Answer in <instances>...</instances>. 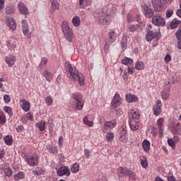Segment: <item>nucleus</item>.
<instances>
[{
	"mask_svg": "<svg viewBox=\"0 0 181 181\" xmlns=\"http://www.w3.org/2000/svg\"><path fill=\"white\" fill-rule=\"evenodd\" d=\"M127 21L128 23H132V22H134V18H132V15L128 14Z\"/></svg>",
	"mask_w": 181,
	"mask_h": 181,
	"instance_id": "54",
	"label": "nucleus"
},
{
	"mask_svg": "<svg viewBox=\"0 0 181 181\" xmlns=\"http://www.w3.org/2000/svg\"><path fill=\"white\" fill-rule=\"evenodd\" d=\"M179 23H180V21H177L176 18L173 19L170 23L171 29H176V28L179 26Z\"/></svg>",
	"mask_w": 181,
	"mask_h": 181,
	"instance_id": "38",
	"label": "nucleus"
},
{
	"mask_svg": "<svg viewBox=\"0 0 181 181\" xmlns=\"http://www.w3.org/2000/svg\"><path fill=\"white\" fill-rule=\"evenodd\" d=\"M43 76L46 78V80H47L49 82L53 80V74L47 70H45L43 72Z\"/></svg>",
	"mask_w": 181,
	"mask_h": 181,
	"instance_id": "29",
	"label": "nucleus"
},
{
	"mask_svg": "<svg viewBox=\"0 0 181 181\" xmlns=\"http://www.w3.org/2000/svg\"><path fill=\"white\" fill-rule=\"evenodd\" d=\"M106 139L107 141H112L114 139V133L108 132L106 135Z\"/></svg>",
	"mask_w": 181,
	"mask_h": 181,
	"instance_id": "50",
	"label": "nucleus"
},
{
	"mask_svg": "<svg viewBox=\"0 0 181 181\" xmlns=\"http://www.w3.org/2000/svg\"><path fill=\"white\" fill-rule=\"evenodd\" d=\"M162 112V101L158 100L153 107V114L158 117Z\"/></svg>",
	"mask_w": 181,
	"mask_h": 181,
	"instance_id": "6",
	"label": "nucleus"
},
{
	"mask_svg": "<svg viewBox=\"0 0 181 181\" xmlns=\"http://www.w3.org/2000/svg\"><path fill=\"white\" fill-rule=\"evenodd\" d=\"M80 170V166L78 165V163H74L71 167V171L72 173H77Z\"/></svg>",
	"mask_w": 181,
	"mask_h": 181,
	"instance_id": "36",
	"label": "nucleus"
},
{
	"mask_svg": "<svg viewBox=\"0 0 181 181\" xmlns=\"http://www.w3.org/2000/svg\"><path fill=\"white\" fill-rule=\"evenodd\" d=\"M152 4L156 12H162V11H165V6L162 4L160 0H152Z\"/></svg>",
	"mask_w": 181,
	"mask_h": 181,
	"instance_id": "8",
	"label": "nucleus"
},
{
	"mask_svg": "<svg viewBox=\"0 0 181 181\" xmlns=\"http://www.w3.org/2000/svg\"><path fill=\"white\" fill-rule=\"evenodd\" d=\"M49 152H51V153H57V148L52 147L50 148Z\"/></svg>",
	"mask_w": 181,
	"mask_h": 181,
	"instance_id": "62",
	"label": "nucleus"
},
{
	"mask_svg": "<svg viewBox=\"0 0 181 181\" xmlns=\"http://www.w3.org/2000/svg\"><path fill=\"white\" fill-rule=\"evenodd\" d=\"M129 119H133L134 121H138L141 118L139 110L138 109H133L129 112Z\"/></svg>",
	"mask_w": 181,
	"mask_h": 181,
	"instance_id": "10",
	"label": "nucleus"
},
{
	"mask_svg": "<svg viewBox=\"0 0 181 181\" xmlns=\"http://www.w3.org/2000/svg\"><path fill=\"white\" fill-rule=\"evenodd\" d=\"M125 172V169L122 168V167H119L117 169V175L119 177H124V174Z\"/></svg>",
	"mask_w": 181,
	"mask_h": 181,
	"instance_id": "46",
	"label": "nucleus"
},
{
	"mask_svg": "<svg viewBox=\"0 0 181 181\" xmlns=\"http://www.w3.org/2000/svg\"><path fill=\"white\" fill-rule=\"evenodd\" d=\"M138 26H139V25L138 24H129L128 25V30L129 32H131V33H134V32H136V30H138Z\"/></svg>",
	"mask_w": 181,
	"mask_h": 181,
	"instance_id": "33",
	"label": "nucleus"
},
{
	"mask_svg": "<svg viewBox=\"0 0 181 181\" xmlns=\"http://www.w3.org/2000/svg\"><path fill=\"white\" fill-rule=\"evenodd\" d=\"M4 110L5 112H6L7 114H9L12 111L11 107H8V106L4 107Z\"/></svg>",
	"mask_w": 181,
	"mask_h": 181,
	"instance_id": "58",
	"label": "nucleus"
},
{
	"mask_svg": "<svg viewBox=\"0 0 181 181\" xmlns=\"http://www.w3.org/2000/svg\"><path fill=\"white\" fill-rule=\"evenodd\" d=\"M4 100L5 103H9V101H11V97H9V95H4Z\"/></svg>",
	"mask_w": 181,
	"mask_h": 181,
	"instance_id": "57",
	"label": "nucleus"
},
{
	"mask_svg": "<svg viewBox=\"0 0 181 181\" xmlns=\"http://www.w3.org/2000/svg\"><path fill=\"white\" fill-rule=\"evenodd\" d=\"M118 37V34L115 33L113 30H110L108 33V37L110 43H114L115 40H117V37Z\"/></svg>",
	"mask_w": 181,
	"mask_h": 181,
	"instance_id": "17",
	"label": "nucleus"
},
{
	"mask_svg": "<svg viewBox=\"0 0 181 181\" xmlns=\"http://www.w3.org/2000/svg\"><path fill=\"white\" fill-rule=\"evenodd\" d=\"M142 9H143V11H144L146 18H151L152 16V15H153L152 9H151V8H148V6L144 5L142 6Z\"/></svg>",
	"mask_w": 181,
	"mask_h": 181,
	"instance_id": "19",
	"label": "nucleus"
},
{
	"mask_svg": "<svg viewBox=\"0 0 181 181\" xmlns=\"http://www.w3.org/2000/svg\"><path fill=\"white\" fill-rule=\"evenodd\" d=\"M168 181H177V180H176V179L173 177V175H171L168 177Z\"/></svg>",
	"mask_w": 181,
	"mask_h": 181,
	"instance_id": "64",
	"label": "nucleus"
},
{
	"mask_svg": "<svg viewBox=\"0 0 181 181\" xmlns=\"http://www.w3.org/2000/svg\"><path fill=\"white\" fill-rule=\"evenodd\" d=\"M84 154L86 155V159H88V158H90V151L88 149L84 150Z\"/></svg>",
	"mask_w": 181,
	"mask_h": 181,
	"instance_id": "59",
	"label": "nucleus"
},
{
	"mask_svg": "<svg viewBox=\"0 0 181 181\" xmlns=\"http://www.w3.org/2000/svg\"><path fill=\"white\" fill-rule=\"evenodd\" d=\"M21 25H22V29L25 28H29V25H28V21L26 20H22Z\"/></svg>",
	"mask_w": 181,
	"mask_h": 181,
	"instance_id": "53",
	"label": "nucleus"
},
{
	"mask_svg": "<svg viewBox=\"0 0 181 181\" xmlns=\"http://www.w3.org/2000/svg\"><path fill=\"white\" fill-rule=\"evenodd\" d=\"M4 139L6 145H12L13 139L11 136L7 135L4 138Z\"/></svg>",
	"mask_w": 181,
	"mask_h": 181,
	"instance_id": "40",
	"label": "nucleus"
},
{
	"mask_svg": "<svg viewBox=\"0 0 181 181\" xmlns=\"http://www.w3.org/2000/svg\"><path fill=\"white\" fill-rule=\"evenodd\" d=\"M122 64H125V66H131L134 61L131 58L125 57L123 60H122Z\"/></svg>",
	"mask_w": 181,
	"mask_h": 181,
	"instance_id": "34",
	"label": "nucleus"
},
{
	"mask_svg": "<svg viewBox=\"0 0 181 181\" xmlns=\"http://www.w3.org/2000/svg\"><path fill=\"white\" fill-rule=\"evenodd\" d=\"M62 33L64 34V37L69 42L71 43L73 40H74V33H73V30L70 28V25H69V22L63 21L62 23Z\"/></svg>",
	"mask_w": 181,
	"mask_h": 181,
	"instance_id": "3",
	"label": "nucleus"
},
{
	"mask_svg": "<svg viewBox=\"0 0 181 181\" xmlns=\"http://www.w3.org/2000/svg\"><path fill=\"white\" fill-rule=\"evenodd\" d=\"M27 119H30V121H33V115L30 113L27 114Z\"/></svg>",
	"mask_w": 181,
	"mask_h": 181,
	"instance_id": "63",
	"label": "nucleus"
},
{
	"mask_svg": "<svg viewBox=\"0 0 181 181\" xmlns=\"http://www.w3.org/2000/svg\"><path fill=\"white\" fill-rule=\"evenodd\" d=\"M72 98L76 100V101H81L83 100V95H81V93H75L72 95Z\"/></svg>",
	"mask_w": 181,
	"mask_h": 181,
	"instance_id": "39",
	"label": "nucleus"
},
{
	"mask_svg": "<svg viewBox=\"0 0 181 181\" xmlns=\"http://www.w3.org/2000/svg\"><path fill=\"white\" fill-rule=\"evenodd\" d=\"M138 122H139L138 120L129 119V124L132 131H136L139 129Z\"/></svg>",
	"mask_w": 181,
	"mask_h": 181,
	"instance_id": "18",
	"label": "nucleus"
},
{
	"mask_svg": "<svg viewBox=\"0 0 181 181\" xmlns=\"http://www.w3.org/2000/svg\"><path fill=\"white\" fill-rule=\"evenodd\" d=\"M23 29V33L25 36H28V35H29V32H30V29H29V27H26V28H22Z\"/></svg>",
	"mask_w": 181,
	"mask_h": 181,
	"instance_id": "52",
	"label": "nucleus"
},
{
	"mask_svg": "<svg viewBox=\"0 0 181 181\" xmlns=\"http://www.w3.org/2000/svg\"><path fill=\"white\" fill-rule=\"evenodd\" d=\"M93 17L98 25H110L111 23V18L107 15V12L103 9L98 10L93 13Z\"/></svg>",
	"mask_w": 181,
	"mask_h": 181,
	"instance_id": "2",
	"label": "nucleus"
},
{
	"mask_svg": "<svg viewBox=\"0 0 181 181\" xmlns=\"http://www.w3.org/2000/svg\"><path fill=\"white\" fill-rule=\"evenodd\" d=\"M18 10L22 15H29V10L28 7L25 6V4L20 2L18 4Z\"/></svg>",
	"mask_w": 181,
	"mask_h": 181,
	"instance_id": "16",
	"label": "nucleus"
},
{
	"mask_svg": "<svg viewBox=\"0 0 181 181\" xmlns=\"http://www.w3.org/2000/svg\"><path fill=\"white\" fill-rule=\"evenodd\" d=\"M46 63H47V59L46 58H42L41 59V62L38 66V69L40 70H43V67H45L46 66Z\"/></svg>",
	"mask_w": 181,
	"mask_h": 181,
	"instance_id": "42",
	"label": "nucleus"
},
{
	"mask_svg": "<svg viewBox=\"0 0 181 181\" xmlns=\"http://www.w3.org/2000/svg\"><path fill=\"white\" fill-rule=\"evenodd\" d=\"M84 107V100H78L76 101V108L78 110H83V107Z\"/></svg>",
	"mask_w": 181,
	"mask_h": 181,
	"instance_id": "37",
	"label": "nucleus"
},
{
	"mask_svg": "<svg viewBox=\"0 0 181 181\" xmlns=\"http://www.w3.org/2000/svg\"><path fill=\"white\" fill-rule=\"evenodd\" d=\"M175 37H177V48L180 50L181 49V30H177L175 33Z\"/></svg>",
	"mask_w": 181,
	"mask_h": 181,
	"instance_id": "24",
	"label": "nucleus"
},
{
	"mask_svg": "<svg viewBox=\"0 0 181 181\" xmlns=\"http://www.w3.org/2000/svg\"><path fill=\"white\" fill-rule=\"evenodd\" d=\"M128 74H127V72H124L123 75H122V78L124 80V81H128Z\"/></svg>",
	"mask_w": 181,
	"mask_h": 181,
	"instance_id": "60",
	"label": "nucleus"
},
{
	"mask_svg": "<svg viewBox=\"0 0 181 181\" xmlns=\"http://www.w3.org/2000/svg\"><path fill=\"white\" fill-rule=\"evenodd\" d=\"M170 60H172V57H170V55H169V54H167L165 57V63H169L170 62Z\"/></svg>",
	"mask_w": 181,
	"mask_h": 181,
	"instance_id": "55",
	"label": "nucleus"
},
{
	"mask_svg": "<svg viewBox=\"0 0 181 181\" xmlns=\"http://www.w3.org/2000/svg\"><path fill=\"white\" fill-rule=\"evenodd\" d=\"M25 177V173L23 172H18L14 175L15 180H21Z\"/></svg>",
	"mask_w": 181,
	"mask_h": 181,
	"instance_id": "41",
	"label": "nucleus"
},
{
	"mask_svg": "<svg viewBox=\"0 0 181 181\" xmlns=\"http://www.w3.org/2000/svg\"><path fill=\"white\" fill-rule=\"evenodd\" d=\"M5 62L6 64H8V67H13L15 63H16V57L10 54L6 57Z\"/></svg>",
	"mask_w": 181,
	"mask_h": 181,
	"instance_id": "13",
	"label": "nucleus"
},
{
	"mask_svg": "<svg viewBox=\"0 0 181 181\" xmlns=\"http://www.w3.org/2000/svg\"><path fill=\"white\" fill-rule=\"evenodd\" d=\"M168 144L169 146L172 148L173 151H174L175 148H176V143L175 142V140H173V139H170L168 140Z\"/></svg>",
	"mask_w": 181,
	"mask_h": 181,
	"instance_id": "43",
	"label": "nucleus"
},
{
	"mask_svg": "<svg viewBox=\"0 0 181 181\" xmlns=\"http://www.w3.org/2000/svg\"><path fill=\"white\" fill-rule=\"evenodd\" d=\"M140 163L144 169L148 168V159L145 156L140 157Z\"/></svg>",
	"mask_w": 181,
	"mask_h": 181,
	"instance_id": "30",
	"label": "nucleus"
},
{
	"mask_svg": "<svg viewBox=\"0 0 181 181\" xmlns=\"http://www.w3.org/2000/svg\"><path fill=\"white\" fill-rule=\"evenodd\" d=\"M51 2V13H54V11L59 8L57 0H50Z\"/></svg>",
	"mask_w": 181,
	"mask_h": 181,
	"instance_id": "28",
	"label": "nucleus"
},
{
	"mask_svg": "<svg viewBox=\"0 0 181 181\" xmlns=\"http://www.w3.org/2000/svg\"><path fill=\"white\" fill-rule=\"evenodd\" d=\"M166 18H170L173 15V9H168L165 13Z\"/></svg>",
	"mask_w": 181,
	"mask_h": 181,
	"instance_id": "51",
	"label": "nucleus"
},
{
	"mask_svg": "<svg viewBox=\"0 0 181 181\" xmlns=\"http://www.w3.org/2000/svg\"><path fill=\"white\" fill-rule=\"evenodd\" d=\"M126 101L127 103H136L138 101V97L132 94L126 95Z\"/></svg>",
	"mask_w": 181,
	"mask_h": 181,
	"instance_id": "22",
	"label": "nucleus"
},
{
	"mask_svg": "<svg viewBox=\"0 0 181 181\" xmlns=\"http://www.w3.org/2000/svg\"><path fill=\"white\" fill-rule=\"evenodd\" d=\"M135 69L136 70H144L145 69V65L144 64V62L139 61L135 64Z\"/></svg>",
	"mask_w": 181,
	"mask_h": 181,
	"instance_id": "35",
	"label": "nucleus"
},
{
	"mask_svg": "<svg viewBox=\"0 0 181 181\" xmlns=\"http://www.w3.org/2000/svg\"><path fill=\"white\" fill-rule=\"evenodd\" d=\"M4 172L7 177H11V175H13L12 169L8 166L4 168Z\"/></svg>",
	"mask_w": 181,
	"mask_h": 181,
	"instance_id": "32",
	"label": "nucleus"
},
{
	"mask_svg": "<svg viewBox=\"0 0 181 181\" xmlns=\"http://www.w3.org/2000/svg\"><path fill=\"white\" fill-rule=\"evenodd\" d=\"M70 168L66 166L60 167L57 171V176H70Z\"/></svg>",
	"mask_w": 181,
	"mask_h": 181,
	"instance_id": "9",
	"label": "nucleus"
},
{
	"mask_svg": "<svg viewBox=\"0 0 181 181\" xmlns=\"http://www.w3.org/2000/svg\"><path fill=\"white\" fill-rule=\"evenodd\" d=\"M35 127L38 128L41 132H43L45 129H46V122L45 121H40L37 123H36Z\"/></svg>",
	"mask_w": 181,
	"mask_h": 181,
	"instance_id": "27",
	"label": "nucleus"
},
{
	"mask_svg": "<svg viewBox=\"0 0 181 181\" xmlns=\"http://www.w3.org/2000/svg\"><path fill=\"white\" fill-rule=\"evenodd\" d=\"M170 90H164L161 92V97L162 99L164 100L165 101H166V100H168L169 98V97L170 96V94L169 93Z\"/></svg>",
	"mask_w": 181,
	"mask_h": 181,
	"instance_id": "31",
	"label": "nucleus"
},
{
	"mask_svg": "<svg viewBox=\"0 0 181 181\" xmlns=\"http://www.w3.org/2000/svg\"><path fill=\"white\" fill-rule=\"evenodd\" d=\"M45 103L47 105H52V104H53V99L52 97L48 96L45 98Z\"/></svg>",
	"mask_w": 181,
	"mask_h": 181,
	"instance_id": "49",
	"label": "nucleus"
},
{
	"mask_svg": "<svg viewBox=\"0 0 181 181\" xmlns=\"http://www.w3.org/2000/svg\"><path fill=\"white\" fill-rule=\"evenodd\" d=\"M142 146L144 152H149L151 149V142L148 140H144L142 143Z\"/></svg>",
	"mask_w": 181,
	"mask_h": 181,
	"instance_id": "26",
	"label": "nucleus"
},
{
	"mask_svg": "<svg viewBox=\"0 0 181 181\" xmlns=\"http://www.w3.org/2000/svg\"><path fill=\"white\" fill-rule=\"evenodd\" d=\"M25 161L28 166H37V165H39V156H37V154H34L31 156H28L25 158Z\"/></svg>",
	"mask_w": 181,
	"mask_h": 181,
	"instance_id": "5",
	"label": "nucleus"
},
{
	"mask_svg": "<svg viewBox=\"0 0 181 181\" xmlns=\"http://www.w3.org/2000/svg\"><path fill=\"white\" fill-rule=\"evenodd\" d=\"M6 122V117L4 113H0V124H5Z\"/></svg>",
	"mask_w": 181,
	"mask_h": 181,
	"instance_id": "48",
	"label": "nucleus"
},
{
	"mask_svg": "<svg viewBox=\"0 0 181 181\" xmlns=\"http://www.w3.org/2000/svg\"><path fill=\"white\" fill-rule=\"evenodd\" d=\"M20 105L25 112H28V111L30 110V103L25 99H21L20 100Z\"/></svg>",
	"mask_w": 181,
	"mask_h": 181,
	"instance_id": "14",
	"label": "nucleus"
},
{
	"mask_svg": "<svg viewBox=\"0 0 181 181\" xmlns=\"http://www.w3.org/2000/svg\"><path fill=\"white\" fill-rule=\"evenodd\" d=\"M157 125L158 127V132L160 138L163 136V132L165 131V127L163 125V118L160 117L157 120Z\"/></svg>",
	"mask_w": 181,
	"mask_h": 181,
	"instance_id": "12",
	"label": "nucleus"
},
{
	"mask_svg": "<svg viewBox=\"0 0 181 181\" xmlns=\"http://www.w3.org/2000/svg\"><path fill=\"white\" fill-rule=\"evenodd\" d=\"M152 23L154 26H165L166 21L160 14L158 13L153 17Z\"/></svg>",
	"mask_w": 181,
	"mask_h": 181,
	"instance_id": "4",
	"label": "nucleus"
},
{
	"mask_svg": "<svg viewBox=\"0 0 181 181\" xmlns=\"http://www.w3.org/2000/svg\"><path fill=\"white\" fill-rule=\"evenodd\" d=\"M5 8V0H0V11Z\"/></svg>",
	"mask_w": 181,
	"mask_h": 181,
	"instance_id": "61",
	"label": "nucleus"
},
{
	"mask_svg": "<svg viewBox=\"0 0 181 181\" xmlns=\"http://www.w3.org/2000/svg\"><path fill=\"white\" fill-rule=\"evenodd\" d=\"M159 32H155L153 30H149L147 33L146 39L147 42H151L153 39H159Z\"/></svg>",
	"mask_w": 181,
	"mask_h": 181,
	"instance_id": "11",
	"label": "nucleus"
},
{
	"mask_svg": "<svg viewBox=\"0 0 181 181\" xmlns=\"http://www.w3.org/2000/svg\"><path fill=\"white\" fill-rule=\"evenodd\" d=\"M58 142H59V148H62V146H63V136H61L59 138Z\"/></svg>",
	"mask_w": 181,
	"mask_h": 181,
	"instance_id": "56",
	"label": "nucleus"
},
{
	"mask_svg": "<svg viewBox=\"0 0 181 181\" xmlns=\"http://www.w3.org/2000/svg\"><path fill=\"white\" fill-rule=\"evenodd\" d=\"M125 176H129V179L132 180L136 179V175H135V173L128 168H124V177Z\"/></svg>",
	"mask_w": 181,
	"mask_h": 181,
	"instance_id": "21",
	"label": "nucleus"
},
{
	"mask_svg": "<svg viewBox=\"0 0 181 181\" xmlns=\"http://www.w3.org/2000/svg\"><path fill=\"white\" fill-rule=\"evenodd\" d=\"M45 173V170L40 167H37L33 170V174L35 176H42Z\"/></svg>",
	"mask_w": 181,
	"mask_h": 181,
	"instance_id": "23",
	"label": "nucleus"
},
{
	"mask_svg": "<svg viewBox=\"0 0 181 181\" xmlns=\"http://www.w3.org/2000/svg\"><path fill=\"white\" fill-rule=\"evenodd\" d=\"M71 23L75 28H78V26L81 25V20L80 19V17L78 16L73 17L71 19Z\"/></svg>",
	"mask_w": 181,
	"mask_h": 181,
	"instance_id": "20",
	"label": "nucleus"
},
{
	"mask_svg": "<svg viewBox=\"0 0 181 181\" xmlns=\"http://www.w3.org/2000/svg\"><path fill=\"white\" fill-rule=\"evenodd\" d=\"M65 69L66 71L70 74L71 78H73L75 81H78V84L81 86L86 84L85 80L86 78L83 74L78 73V70L74 66L71 65L69 62L65 63Z\"/></svg>",
	"mask_w": 181,
	"mask_h": 181,
	"instance_id": "1",
	"label": "nucleus"
},
{
	"mask_svg": "<svg viewBox=\"0 0 181 181\" xmlns=\"http://www.w3.org/2000/svg\"><path fill=\"white\" fill-rule=\"evenodd\" d=\"M127 42L128 40H127V37H123L121 40V46L123 49H125V47H127Z\"/></svg>",
	"mask_w": 181,
	"mask_h": 181,
	"instance_id": "47",
	"label": "nucleus"
},
{
	"mask_svg": "<svg viewBox=\"0 0 181 181\" xmlns=\"http://www.w3.org/2000/svg\"><path fill=\"white\" fill-rule=\"evenodd\" d=\"M6 23L8 28L11 29V30H16V23L15 22V19L11 17H8L6 18Z\"/></svg>",
	"mask_w": 181,
	"mask_h": 181,
	"instance_id": "15",
	"label": "nucleus"
},
{
	"mask_svg": "<svg viewBox=\"0 0 181 181\" xmlns=\"http://www.w3.org/2000/svg\"><path fill=\"white\" fill-rule=\"evenodd\" d=\"M13 12H15V6H9L6 8V13L11 15V13H13Z\"/></svg>",
	"mask_w": 181,
	"mask_h": 181,
	"instance_id": "44",
	"label": "nucleus"
},
{
	"mask_svg": "<svg viewBox=\"0 0 181 181\" xmlns=\"http://www.w3.org/2000/svg\"><path fill=\"white\" fill-rule=\"evenodd\" d=\"M121 104H122V98H121V95H119V94L116 93L111 102L112 107L113 108H117V107H119Z\"/></svg>",
	"mask_w": 181,
	"mask_h": 181,
	"instance_id": "7",
	"label": "nucleus"
},
{
	"mask_svg": "<svg viewBox=\"0 0 181 181\" xmlns=\"http://www.w3.org/2000/svg\"><path fill=\"white\" fill-rule=\"evenodd\" d=\"M117 122L115 120H112L110 122H105L104 127L105 128H109L110 129H112L113 128H115Z\"/></svg>",
	"mask_w": 181,
	"mask_h": 181,
	"instance_id": "25",
	"label": "nucleus"
},
{
	"mask_svg": "<svg viewBox=\"0 0 181 181\" xmlns=\"http://www.w3.org/2000/svg\"><path fill=\"white\" fill-rule=\"evenodd\" d=\"M83 124H85V125H87L88 127H93V122L89 121L88 117H84L83 118Z\"/></svg>",
	"mask_w": 181,
	"mask_h": 181,
	"instance_id": "45",
	"label": "nucleus"
}]
</instances>
